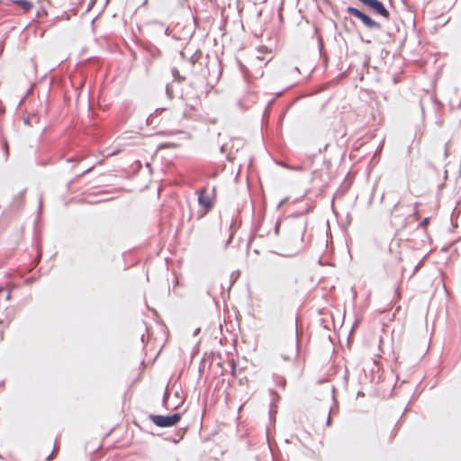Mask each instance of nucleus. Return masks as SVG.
<instances>
[{"mask_svg": "<svg viewBox=\"0 0 461 461\" xmlns=\"http://www.w3.org/2000/svg\"><path fill=\"white\" fill-rule=\"evenodd\" d=\"M4 327H0V341L4 339Z\"/></svg>", "mask_w": 461, "mask_h": 461, "instance_id": "nucleus-26", "label": "nucleus"}, {"mask_svg": "<svg viewBox=\"0 0 461 461\" xmlns=\"http://www.w3.org/2000/svg\"><path fill=\"white\" fill-rule=\"evenodd\" d=\"M173 442H174V443H178V442H179V440H176V439H174V440H173Z\"/></svg>", "mask_w": 461, "mask_h": 461, "instance_id": "nucleus-46", "label": "nucleus"}, {"mask_svg": "<svg viewBox=\"0 0 461 461\" xmlns=\"http://www.w3.org/2000/svg\"><path fill=\"white\" fill-rule=\"evenodd\" d=\"M221 153H224V152H225V146H224V145L221 147Z\"/></svg>", "mask_w": 461, "mask_h": 461, "instance_id": "nucleus-32", "label": "nucleus"}, {"mask_svg": "<svg viewBox=\"0 0 461 461\" xmlns=\"http://www.w3.org/2000/svg\"><path fill=\"white\" fill-rule=\"evenodd\" d=\"M231 278H232V282H230V285H233V282L236 281V278H235V276H231Z\"/></svg>", "mask_w": 461, "mask_h": 461, "instance_id": "nucleus-38", "label": "nucleus"}, {"mask_svg": "<svg viewBox=\"0 0 461 461\" xmlns=\"http://www.w3.org/2000/svg\"><path fill=\"white\" fill-rule=\"evenodd\" d=\"M298 354H299V339H298V331L296 330L295 356L298 357Z\"/></svg>", "mask_w": 461, "mask_h": 461, "instance_id": "nucleus-22", "label": "nucleus"}, {"mask_svg": "<svg viewBox=\"0 0 461 461\" xmlns=\"http://www.w3.org/2000/svg\"><path fill=\"white\" fill-rule=\"evenodd\" d=\"M13 3L19 5L24 12H29L33 7V4L28 0H13Z\"/></svg>", "mask_w": 461, "mask_h": 461, "instance_id": "nucleus-9", "label": "nucleus"}, {"mask_svg": "<svg viewBox=\"0 0 461 461\" xmlns=\"http://www.w3.org/2000/svg\"><path fill=\"white\" fill-rule=\"evenodd\" d=\"M270 393L275 396V398H273V402L276 401V400H279L280 399V396L277 394V393L274 390H270Z\"/></svg>", "mask_w": 461, "mask_h": 461, "instance_id": "nucleus-24", "label": "nucleus"}, {"mask_svg": "<svg viewBox=\"0 0 461 461\" xmlns=\"http://www.w3.org/2000/svg\"><path fill=\"white\" fill-rule=\"evenodd\" d=\"M384 194H382V196H381V202H383V201H384Z\"/></svg>", "mask_w": 461, "mask_h": 461, "instance_id": "nucleus-44", "label": "nucleus"}, {"mask_svg": "<svg viewBox=\"0 0 461 461\" xmlns=\"http://www.w3.org/2000/svg\"><path fill=\"white\" fill-rule=\"evenodd\" d=\"M74 161H76V158H68L67 159V162H68V163H71V162H74Z\"/></svg>", "mask_w": 461, "mask_h": 461, "instance_id": "nucleus-29", "label": "nucleus"}, {"mask_svg": "<svg viewBox=\"0 0 461 461\" xmlns=\"http://www.w3.org/2000/svg\"><path fill=\"white\" fill-rule=\"evenodd\" d=\"M12 290L5 289L3 285H0V299L4 296L6 301L11 299Z\"/></svg>", "mask_w": 461, "mask_h": 461, "instance_id": "nucleus-12", "label": "nucleus"}, {"mask_svg": "<svg viewBox=\"0 0 461 461\" xmlns=\"http://www.w3.org/2000/svg\"><path fill=\"white\" fill-rule=\"evenodd\" d=\"M318 46H319L320 53L322 54L324 43H323V40L321 36L318 38Z\"/></svg>", "mask_w": 461, "mask_h": 461, "instance_id": "nucleus-19", "label": "nucleus"}, {"mask_svg": "<svg viewBox=\"0 0 461 461\" xmlns=\"http://www.w3.org/2000/svg\"><path fill=\"white\" fill-rule=\"evenodd\" d=\"M94 168V167H90L86 169H85L84 171H82L80 174L77 175L76 176V179H78L80 178L81 176H83L84 175L89 173L92 169Z\"/></svg>", "mask_w": 461, "mask_h": 461, "instance_id": "nucleus-18", "label": "nucleus"}, {"mask_svg": "<svg viewBox=\"0 0 461 461\" xmlns=\"http://www.w3.org/2000/svg\"><path fill=\"white\" fill-rule=\"evenodd\" d=\"M25 193L26 189H23L14 196L8 207L11 212H19L23 208L25 204Z\"/></svg>", "mask_w": 461, "mask_h": 461, "instance_id": "nucleus-6", "label": "nucleus"}, {"mask_svg": "<svg viewBox=\"0 0 461 461\" xmlns=\"http://www.w3.org/2000/svg\"><path fill=\"white\" fill-rule=\"evenodd\" d=\"M361 41H362L363 42L370 43V41H365V40L363 39V37H361Z\"/></svg>", "mask_w": 461, "mask_h": 461, "instance_id": "nucleus-36", "label": "nucleus"}, {"mask_svg": "<svg viewBox=\"0 0 461 461\" xmlns=\"http://www.w3.org/2000/svg\"><path fill=\"white\" fill-rule=\"evenodd\" d=\"M203 361H202V362H201L200 366H199V373H200V374L203 372V368H204V366H203Z\"/></svg>", "mask_w": 461, "mask_h": 461, "instance_id": "nucleus-28", "label": "nucleus"}, {"mask_svg": "<svg viewBox=\"0 0 461 461\" xmlns=\"http://www.w3.org/2000/svg\"><path fill=\"white\" fill-rule=\"evenodd\" d=\"M182 418L180 412L170 415L150 414L149 419L158 427L168 428L176 425Z\"/></svg>", "mask_w": 461, "mask_h": 461, "instance_id": "nucleus-4", "label": "nucleus"}, {"mask_svg": "<svg viewBox=\"0 0 461 461\" xmlns=\"http://www.w3.org/2000/svg\"><path fill=\"white\" fill-rule=\"evenodd\" d=\"M141 342L144 343L145 342V335H142L141 336Z\"/></svg>", "mask_w": 461, "mask_h": 461, "instance_id": "nucleus-35", "label": "nucleus"}, {"mask_svg": "<svg viewBox=\"0 0 461 461\" xmlns=\"http://www.w3.org/2000/svg\"><path fill=\"white\" fill-rule=\"evenodd\" d=\"M293 168L295 169V170H301L302 167H293Z\"/></svg>", "mask_w": 461, "mask_h": 461, "instance_id": "nucleus-37", "label": "nucleus"}, {"mask_svg": "<svg viewBox=\"0 0 461 461\" xmlns=\"http://www.w3.org/2000/svg\"><path fill=\"white\" fill-rule=\"evenodd\" d=\"M399 203H395L393 206V210H395L398 207Z\"/></svg>", "mask_w": 461, "mask_h": 461, "instance_id": "nucleus-42", "label": "nucleus"}, {"mask_svg": "<svg viewBox=\"0 0 461 461\" xmlns=\"http://www.w3.org/2000/svg\"><path fill=\"white\" fill-rule=\"evenodd\" d=\"M273 380H274L275 384L277 386H279V387H281L283 389L285 388V386H286V379L283 375H280L278 374H274L273 375Z\"/></svg>", "mask_w": 461, "mask_h": 461, "instance_id": "nucleus-10", "label": "nucleus"}, {"mask_svg": "<svg viewBox=\"0 0 461 461\" xmlns=\"http://www.w3.org/2000/svg\"><path fill=\"white\" fill-rule=\"evenodd\" d=\"M282 357H283L285 360H290V357H287V356L283 355V356H282Z\"/></svg>", "mask_w": 461, "mask_h": 461, "instance_id": "nucleus-33", "label": "nucleus"}, {"mask_svg": "<svg viewBox=\"0 0 461 461\" xmlns=\"http://www.w3.org/2000/svg\"><path fill=\"white\" fill-rule=\"evenodd\" d=\"M54 162H52L51 160H39L37 161V165L38 166H41V167H46L48 165H53Z\"/></svg>", "mask_w": 461, "mask_h": 461, "instance_id": "nucleus-17", "label": "nucleus"}, {"mask_svg": "<svg viewBox=\"0 0 461 461\" xmlns=\"http://www.w3.org/2000/svg\"><path fill=\"white\" fill-rule=\"evenodd\" d=\"M330 424H331V418H330V411L328 418H327L326 425L329 427V426H330Z\"/></svg>", "mask_w": 461, "mask_h": 461, "instance_id": "nucleus-25", "label": "nucleus"}, {"mask_svg": "<svg viewBox=\"0 0 461 461\" xmlns=\"http://www.w3.org/2000/svg\"><path fill=\"white\" fill-rule=\"evenodd\" d=\"M267 234H268V232H266V233H265V231H262V233H259V234H258V237L263 238V237H265V236H266V235H267Z\"/></svg>", "mask_w": 461, "mask_h": 461, "instance_id": "nucleus-30", "label": "nucleus"}, {"mask_svg": "<svg viewBox=\"0 0 461 461\" xmlns=\"http://www.w3.org/2000/svg\"><path fill=\"white\" fill-rule=\"evenodd\" d=\"M231 278H232V282H230V285H233V282L236 281V278H235V276H231Z\"/></svg>", "mask_w": 461, "mask_h": 461, "instance_id": "nucleus-41", "label": "nucleus"}, {"mask_svg": "<svg viewBox=\"0 0 461 461\" xmlns=\"http://www.w3.org/2000/svg\"><path fill=\"white\" fill-rule=\"evenodd\" d=\"M280 222L279 221H276V224H275V227H274V231H275V234L276 235H278L279 234V230H280Z\"/></svg>", "mask_w": 461, "mask_h": 461, "instance_id": "nucleus-23", "label": "nucleus"}, {"mask_svg": "<svg viewBox=\"0 0 461 461\" xmlns=\"http://www.w3.org/2000/svg\"><path fill=\"white\" fill-rule=\"evenodd\" d=\"M171 73H172V76H173L175 81L181 83L185 80V77L180 75V73L176 68H173L171 69Z\"/></svg>", "mask_w": 461, "mask_h": 461, "instance_id": "nucleus-11", "label": "nucleus"}, {"mask_svg": "<svg viewBox=\"0 0 461 461\" xmlns=\"http://www.w3.org/2000/svg\"><path fill=\"white\" fill-rule=\"evenodd\" d=\"M31 117H32V124L33 123H39V122H40V115L38 113H32V114H31Z\"/></svg>", "mask_w": 461, "mask_h": 461, "instance_id": "nucleus-20", "label": "nucleus"}, {"mask_svg": "<svg viewBox=\"0 0 461 461\" xmlns=\"http://www.w3.org/2000/svg\"><path fill=\"white\" fill-rule=\"evenodd\" d=\"M167 32H168V28H167V29L165 30V33H166V34H167Z\"/></svg>", "mask_w": 461, "mask_h": 461, "instance_id": "nucleus-45", "label": "nucleus"}, {"mask_svg": "<svg viewBox=\"0 0 461 461\" xmlns=\"http://www.w3.org/2000/svg\"><path fill=\"white\" fill-rule=\"evenodd\" d=\"M12 321V318L6 317L5 319L2 320L0 319V327H4V329H6Z\"/></svg>", "mask_w": 461, "mask_h": 461, "instance_id": "nucleus-14", "label": "nucleus"}, {"mask_svg": "<svg viewBox=\"0 0 461 461\" xmlns=\"http://www.w3.org/2000/svg\"><path fill=\"white\" fill-rule=\"evenodd\" d=\"M23 123H24L25 125L32 126V117H31V115L25 116V117L23 118Z\"/></svg>", "mask_w": 461, "mask_h": 461, "instance_id": "nucleus-21", "label": "nucleus"}, {"mask_svg": "<svg viewBox=\"0 0 461 461\" xmlns=\"http://www.w3.org/2000/svg\"><path fill=\"white\" fill-rule=\"evenodd\" d=\"M231 278H232V282H230V285H233V282L236 281V278H235V276H231Z\"/></svg>", "mask_w": 461, "mask_h": 461, "instance_id": "nucleus-39", "label": "nucleus"}, {"mask_svg": "<svg viewBox=\"0 0 461 461\" xmlns=\"http://www.w3.org/2000/svg\"><path fill=\"white\" fill-rule=\"evenodd\" d=\"M273 103H274V99H273V100H271V101L268 103L267 107V108H266V110H265V113H266L267 112H268V111H269L270 106L272 105V104H273Z\"/></svg>", "mask_w": 461, "mask_h": 461, "instance_id": "nucleus-27", "label": "nucleus"}, {"mask_svg": "<svg viewBox=\"0 0 461 461\" xmlns=\"http://www.w3.org/2000/svg\"><path fill=\"white\" fill-rule=\"evenodd\" d=\"M200 332V329H196L194 332V335L196 336Z\"/></svg>", "mask_w": 461, "mask_h": 461, "instance_id": "nucleus-31", "label": "nucleus"}, {"mask_svg": "<svg viewBox=\"0 0 461 461\" xmlns=\"http://www.w3.org/2000/svg\"><path fill=\"white\" fill-rule=\"evenodd\" d=\"M307 228L306 219L295 221L291 225V239L296 243L292 255L299 253L303 249V237Z\"/></svg>", "mask_w": 461, "mask_h": 461, "instance_id": "nucleus-1", "label": "nucleus"}, {"mask_svg": "<svg viewBox=\"0 0 461 461\" xmlns=\"http://www.w3.org/2000/svg\"><path fill=\"white\" fill-rule=\"evenodd\" d=\"M237 62L239 64V68H240V71L242 72L243 76L246 77V75L248 73L247 68L240 60L237 59Z\"/></svg>", "mask_w": 461, "mask_h": 461, "instance_id": "nucleus-16", "label": "nucleus"}, {"mask_svg": "<svg viewBox=\"0 0 461 461\" xmlns=\"http://www.w3.org/2000/svg\"><path fill=\"white\" fill-rule=\"evenodd\" d=\"M231 239H232V234L230 235L229 240L227 241V245L230 242Z\"/></svg>", "mask_w": 461, "mask_h": 461, "instance_id": "nucleus-34", "label": "nucleus"}, {"mask_svg": "<svg viewBox=\"0 0 461 461\" xmlns=\"http://www.w3.org/2000/svg\"><path fill=\"white\" fill-rule=\"evenodd\" d=\"M346 12L353 15L354 17L357 18L362 22V23L369 30H378L380 31L382 29V25L380 23L374 20L371 16H369L367 14L364 13L363 11L353 7V6H348L346 9Z\"/></svg>", "mask_w": 461, "mask_h": 461, "instance_id": "nucleus-3", "label": "nucleus"}, {"mask_svg": "<svg viewBox=\"0 0 461 461\" xmlns=\"http://www.w3.org/2000/svg\"><path fill=\"white\" fill-rule=\"evenodd\" d=\"M166 95L169 99L174 98V92H173V87H172L171 84H167L166 86Z\"/></svg>", "mask_w": 461, "mask_h": 461, "instance_id": "nucleus-13", "label": "nucleus"}, {"mask_svg": "<svg viewBox=\"0 0 461 461\" xmlns=\"http://www.w3.org/2000/svg\"><path fill=\"white\" fill-rule=\"evenodd\" d=\"M1 149L3 151V161L7 162L9 159V156H10V149H9L8 140L5 138H2Z\"/></svg>", "mask_w": 461, "mask_h": 461, "instance_id": "nucleus-8", "label": "nucleus"}, {"mask_svg": "<svg viewBox=\"0 0 461 461\" xmlns=\"http://www.w3.org/2000/svg\"><path fill=\"white\" fill-rule=\"evenodd\" d=\"M429 221H430V218L429 217H426L424 218L420 223H419V227L420 228H422V229H426L427 226L429 225Z\"/></svg>", "mask_w": 461, "mask_h": 461, "instance_id": "nucleus-15", "label": "nucleus"}, {"mask_svg": "<svg viewBox=\"0 0 461 461\" xmlns=\"http://www.w3.org/2000/svg\"><path fill=\"white\" fill-rule=\"evenodd\" d=\"M189 61L192 65V72L194 74L198 75L203 78L210 75L209 69L207 68L208 55L204 56L203 52L198 50L190 57Z\"/></svg>", "mask_w": 461, "mask_h": 461, "instance_id": "nucleus-2", "label": "nucleus"}, {"mask_svg": "<svg viewBox=\"0 0 461 461\" xmlns=\"http://www.w3.org/2000/svg\"><path fill=\"white\" fill-rule=\"evenodd\" d=\"M169 396H170V392L168 390V387H167L166 390H165L164 395H163L162 405L167 410H176V409H177L179 407V405L183 402V401L180 398L179 393L178 392L175 393V397L178 399V402L176 404L172 405V404L168 403Z\"/></svg>", "mask_w": 461, "mask_h": 461, "instance_id": "nucleus-7", "label": "nucleus"}, {"mask_svg": "<svg viewBox=\"0 0 461 461\" xmlns=\"http://www.w3.org/2000/svg\"><path fill=\"white\" fill-rule=\"evenodd\" d=\"M196 194L198 195V204L205 210V212L211 211L213 207V202L207 194V188L202 187L196 190Z\"/></svg>", "mask_w": 461, "mask_h": 461, "instance_id": "nucleus-5", "label": "nucleus"}, {"mask_svg": "<svg viewBox=\"0 0 461 461\" xmlns=\"http://www.w3.org/2000/svg\"><path fill=\"white\" fill-rule=\"evenodd\" d=\"M231 278H232V282H230V285H233V282L236 281V278H235V276H231Z\"/></svg>", "mask_w": 461, "mask_h": 461, "instance_id": "nucleus-40", "label": "nucleus"}, {"mask_svg": "<svg viewBox=\"0 0 461 461\" xmlns=\"http://www.w3.org/2000/svg\"><path fill=\"white\" fill-rule=\"evenodd\" d=\"M31 281H32V278H27V279H26V283H27V284H28V283H30Z\"/></svg>", "mask_w": 461, "mask_h": 461, "instance_id": "nucleus-43", "label": "nucleus"}]
</instances>
